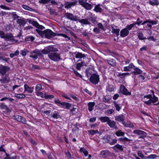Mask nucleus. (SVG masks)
Instances as JSON below:
<instances>
[{"label":"nucleus","instance_id":"nucleus-43","mask_svg":"<svg viewBox=\"0 0 159 159\" xmlns=\"http://www.w3.org/2000/svg\"><path fill=\"white\" fill-rule=\"evenodd\" d=\"M135 25V24L134 23H133L132 24H131L129 25H128L125 28L126 30H127L128 31L131 30V29Z\"/></svg>","mask_w":159,"mask_h":159},{"label":"nucleus","instance_id":"nucleus-17","mask_svg":"<svg viewBox=\"0 0 159 159\" xmlns=\"http://www.w3.org/2000/svg\"><path fill=\"white\" fill-rule=\"evenodd\" d=\"M24 87L25 91H27L30 93H31L33 91L34 87H30L27 84H25Z\"/></svg>","mask_w":159,"mask_h":159},{"label":"nucleus","instance_id":"nucleus-21","mask_svg":"<svg viewBox=\"0 0 159 159\" xmlns=\"http://www.w3.org/2000/svg\"><path fill=\"white\" fill-rule=\"evenodd\" d=\"M106 61L109 64L113 66H115L116 65V62L114 59H111L106 60Z\"/></svg>","mask_w":159,"mask_h":159},{"label":"nucleus","instance_id":"nucleus-33","mask_svg":"<svg viewBox=\"0 0 159 159\" xmlns=\"http://www.w3.org/2000/svg\"><path fill=\"white\" fill-rule=\"evenodd\" d=\"M15 97L18 98H23L25 97V96L24 94L22 93L16 94Z\"/></svg>","mask_w":159,"mask_h":159},{"label":"nucleus","instance_id":"nucleus-53","mask_svg":"<svg viewBox=\"0 0 159 159\" xmlns=\"http://www.w3.org/2000/svg\"><path fill=\"white\" fill-rule=\"evenodd\" d=\"M122 124L124 125L125 127H132L133 125L132 124H129L128 123H125L124 121V122H122Z\"/></svg>","mask_w":159,"mask_h":159},{"label":"nucleus","instance_id":"nucleus-49","mask_svg":"<svg viewBox=\"0 0 159 159\" xmlns=\"http://www.w3.org/2000/svg\"><path fill=\"white\" fill-rule=\"evenodd\" d=\"M51 0H40L39 1V3L45 4L50 2Z\"/></svg>","mask_w":159,"mask_h":159},{"label":"nucleus","instance_id":"nucleus-20","mask_svg":"<svg viewBox=\"0 0 159 159\" xmlns=\"http://www.w3.org/2000/svg\"><path fill=\"white\" fill-rule=\"evenodd\" d=\"M32 25L36 28L39 29L43 30L45 28L43 26L39 25V24L36 21H34Z\"/></svg>","mask_w":159,"mask_h":159},{"label":"nucleus","instance_id":"nucleus-45","mask_svg":"<svg viewBox=\"0 0 159 159\" xmlns=\"http://www.w3.org/2000/svg\"><path fill=\"white\" fill-rule=\"evenodd\" d=\"M111 98L108 96H106L104 97L103 99V102H107L110 100Z\"/></svg>","mask_w":159,"mask_h":159},{"label":"nucleus","instance_id":"nucleus-60","mask_svg":"<svg viewBox=\"0 0 159 159\" xmlns=\"http://www.w3.org/2000/svg\"><path fill=\"white\" fill-rule=\"evenodd\" d=\"M98 27L99 29H101L102 30H103L104 31L105 30V29L103 27V25L101 23H99L98 24Z\"/></svg>","mask_w":159,"mask_h":159},{"label":"nucleus","instance_id":"nucleus-19","mask_svg":"<svg viewBox=\"0 0 159 159\" xmlns=\"http://www.w3.org/2000/svg\"><path fill=\"white\" fill-rule=\"evenodd\" d=\"M110 121H109L107 124L110 128H113L114 129H117V126L116 125V123L114 121L111 120L110 119Z\"/></svg>","mask_w":159,"mask_h":159},{"label":"nucleus","instance_id":"nucleus-42","mask_svg":"<svg viewBox=\"0 0 159 159\" xmlns=\"http://www.w3.org/2000/svg\"><path fill=\"white\" fill-rule=\"evenodd\" d=\"M76 2H78L79 4L83 6L87 2V0H75Z\"/></svg>","mask_w":159,"mask_h":159},{"label":"nucleus","instance_id":"nucleus-35","mask_svg":"<svg viewBox=\"0 0 159 159\" xmlns=\"http://www.w3.org/2000/svg\"><path fill=\"white\" fill-rule=\"evenodd\" d=\"M115 134L117 136H123L125 135V133L119 130L115 133Z\"/></svg>","mask_w":159,"mask_h":159},{"label":"nucleus","instance_id":"nucleus-37","mask_svg":"<svg viewBox=\"0 0 159 159\" xmlns=\"http://www.w3.org/2000/svg\"><path fill=\"white\" fill-rule=\"evenodd\" d=\"M113 103L114 104V105L116 108V111H119L121 108L119 105V104H117V102L115 101H114Z\"/></svg>","mask_w":159,"mask_h":159},{"label":"nucleus","instance_id":"nucleus-4","mask_svg":"<svg viewBox=\"0 0 159 159\" xmlns=\"http://www.w3.org/2000/svg\"><path fill=\"white\" fill-rule=\"evenodd\" d=\"M13 38V36L12 34L9 33L6 34L4 33V35L2 37V38L4 39L5 41H11L12 43H14L15 41V39Z\"/></svg>","mask_w":159,"mask_h":159},{"label":"nucleus","instance_id":"nucleus-8","mask_svg":"<svg viewBox=\"0 0 159 159\" xmlns=\"http://www.w3.org/2000/svg\"><path fill=\"white\" fill-rule=\"evenodd\" d=\"M10 68L6 66H3L2 65H0V74L2 76H4L7 72L9 70Z\"/></svg>","mask_w":159,"mask_h":159},{"label":"nucleus","instance_id":"nucleus-27","mask_svg":"<svg viewBox=\"0 0 159 159\" xmlns=\"http://www.w3.org/2000/svg\"><path fill=\"white\" fill-rule=\"evenodd\" d=\"M75 57L77 58L81 59L86 57V55L84 54H82L81 53L77 52L75 54Z\"/></svg>","mask_w":159,"mask_h":159},{"label":"nucleus","instance_id":"nucleus-56","mask_svg":"<svg viewBox=\"0 0 159 159\" xmlns=\"http://www.w3.org/2000/svg\"><path fill=\"white\" fill-rule=\"evenodd\" d=\"M153 97V98H152L151 99L152 101V103H154L158 101V98L157 97H156L155 95H154Z\"/></svg>","mask_w":159,"mask_h":159},{"label":"nucleus","instance_id":"nucleus-18","mask_svg":"<svg viewBox=\"0 0 159 159\" xmlns=\"http://www.w3.org/2000/svg\"><path fill=\"white\" fill-rule=\"evenodd\" d=\"M110 154V152L107 150H103L100 152V155L102 158L107 157Z\"/></svg>","mask_w":159,"mask_h":159},{"label":"nucleus","instance_id":"nucleus-57","mask_svg":"<svg viewBox=\"0 0 159 159\" xmlns=\"http://www.w3.org/2000/svg\"><path fill=\"white\" fill-rule=\"evenodd\" d=\"M88 20H90L92 23H95V22H96V19L94 17H89L88 19Z\"/></svg>","mask_w":159,"mask_h":159},{"label":"nucleus","instance_id":"nucleus-28","mask_svg":"<svg viewBox=\"0 0 159 159\" xmlns=\"http://www.w3.org/2000/svg\"><path fill=\"white\" fill-rule=\"evenodd\" d=\"M83 6L87 10H89L92 8L93 5L86 2Z\"/></svg>","mask_w":159,"mask_h":159},{"label":"nucleus","instance_id":"nucleus-11","mask_svg":"<svg viewBox=\"0 0 159 159\" xmlns=\"http://www.w3.org/2000/svg\"><path fill=\"white\" fill-rule=\"evenodd\" d=\"M120 91L123 94L125 95H130L131 93L129 92L127 89L123 85H121L120 87Z\"/></svg>","mask_w":159,"mask_h":159},{"label":"nucleus","instance_id":"nucleus-34","mask_svg":"<svg viewBox=\"0 0 159 159\" xmlns=\"http://www.w3.org/2000/svg\"><path fill=\"white\" fill-rule=\"evenodd\" d=\"M138 37L140 40H143L146 39V37L143 36V34L142 32H139L138 33Z\"/></svg>","mask_w":159,"mask_h":159},{"label":"nucleus","instance_id":"nucleus-7","mask_svg":"<svg viewBox=\"0 0 159 159\" xmlns=\"http://www.w3.org/2000/svg\"><path fill=\"white\" fill-rule=\"evenodd\" d=\"M54 102L56 104L58 105L60 104L63 106H65L67 109H69L71 107V105L69 103L65 102H62L58 99H56L54 100Z\"/></svg>","mask_w":159,"mask_h":159},{"label":"nucleus","instance_id":"nucleus-26","mask_svg":"<svg viewBox=\"0 0 159 159\" xmlns=\"http://www.w3.org/2000/svg\"><path fill=\"white\" fill-rule=\"evenodd\" d=\"M34 53H36L40 57H42L43 56L42 54L43 53H42V50L41 52L39 50L36 49L30 53L31 54H33Z\"/></svg>","mask_w":159,"mask_h":159},{"label":"nucleus","instance_id":"nucleus-1","mask_svg":"<svg viewBox=\"0 0 159 159\" xmlns=\"http://www.w3.org/2000/svg\"><path fill=\"white\" fill-rule=\"evenodd\" d=\"M58 51L57 48L53 45H50L46 47L42 50L43 54H48L49 58L51 60L57 62L61 59L60 54L57 52Z\"/></svg>","mask_w":159,"mask_h":159},{"label":"nucleus","instance_id":"nucleus-16","mask_svg":"<svg viewBox=\"0 0 159 159\" xmlns=\"http://www.w3.org/2000/svg\"><path fill=\"white\" fill-rule=\"evenodd\" d=\"M129 33V31L125 28L121 31L120 32V36L121 37H124L128 35Z\"/></svg>","mask_w":159,"mask_h":159},{"label":"nucleus","instance_id":"nucleus-38","mask_svg":"<svg viewBox=\"0 0 159 159\" xmlns=\"http://www.w3.org/2000/svg\"><path fill=\"white\" fill-rule=\"evenodd\" d=\"M104 139H106L105 141L106 142L110 143L111 140V138L110 136L107 135L104 137Z\"/></svg>","mask_w":159,"mask_h":159},{"label":"nucleus","instance_id":"nucleus-9","mask_svg":"<svg viewBox=\"0 0 159 159\" xmlns=\"http://www.w3.org/2000/svg\"><path fill=\"white\" fill-rule=\"evenodd\" d=\"M14 119L18 122H21L24 124H25L26 120L25 118L22 116L18 115H16L13 116Z\"/></svg>","mask_w":159,"mask_h":159},{"label":"nucleus","instance_id":"nucleus-22","mask_svg":"<svg viewBox=\"0 0 159 159\" xmlns=\"http://www.w3.org/2000/svg\"><path fill=\"white\" fill-rule=\"evenodd\" d=\"M99 120L102 122H107V124L110 121V119L107 116H105L104 117H101L99 118Z\"/></svg>","mask_w":159,"mask_h":159},{"label":"nucleus","instance_id":"nucleus-50","mask_svg":"<svg viewBox=\"0 0 159 159\" xmlns=\"http://www.w3.org/2000/svg\"><path fill=\"white\" fill-rule=\"evenodd\" d=\"M134 70L135 71V72L137 74H141L142 73V70L137 67L134 68Z\"/></svg>","mask_w":159,"mask_h":159},{"label":"nucleus","instance_id":"nucleus-58","mask_svg":"<svg viewBox=\"0 0 159 159\" xmlns=\"http://www.w3.org/2000/svg\"><path fill=\"white\" fill-rule=\"evenodd\" d=\"M73 70L76 76L82 78V76L80 74L78 73V72L77 71L75 70L74 69H73Z\"/></svg>","mask_w":159,"mask_h":159},{"label":"nucleus","instance_id":"nucleus-39","mask_svg":"<svg viewBox=\"0 0 159 159\" xmlns=\"http://www.w3.org/2000/svg\"><path fill=\"white\" fill-rule=\"evenodd\" d=\"M28 50L24 49L23 50H21L20 52V53L21 55L23 56H25L26 54L27 53L29 52Z\"/></svg>","mask_w":159,"mask_h":159},{"label":"nucleus","instance_id":"nucleus-23","mask_svg":"<svg viewBox=\"0 0 159 159\" xmlns=\"http://www.w3.org/2000/svg\"><path fill=\"white\" fill-rule=\"evenodd\" d=\"M95 105V103L94 102H89L88 103V110L89 111H92Z\"/></svg>","mask_w":159,"mask_h":159},{"label":"nucleus","instance_id":"nucleus-5","mask_svg":"<svg viewBox=\"0 0 159 159\" xmlns=\"http://www.w3.org/2000/svg\"><path fill=\"white\" fill-rule=\"evenodd\" d=\"M65 16L68 19L75 21H78L79 18H80V17L77 16H74L70 13H66L65 14Z\"/></svg>","mask_w":159,"mask_h":159},{"label":"nucleus","instance_id":"nucleus-2","mask_svg":"<svg viewBox=\"0 0 159 159\" xmlns=\"http://www.w3.org/2000/svg\"><path fill=\"white\" fill-rule=\"evenodd\" d=\"M36 31L42 37H44L46 38L49 39L55 36H58L64 37L66 38V40H67L70 39V38L65 34L55 33L49 29H47L44 31H42L36 29Z\"/></svg>","mask_w":159,"mask_h":159},{"label":"nucleus","instance_id":"nucleus-62","mask_svg":"<svg viewBox=\"0 0 159 159\" xmlns=\"http://www.w3.org/2000/svg\"><path fill=\"white\" fill-rule=\"evenodd\" d=\"M107 89L108 91L110 92H112L114 90L113 86L112 85H108Z\"/></svg>","mask_w":159,"mask_h":159},{"label":"nucleus","instance_id":"nucleus-15","mask_svg":"<svg viewBox=\"0 0 159 159\" xmlns=\"http://www.w3.org/2000/svg\"><path fill=\"white\" fill-rule=\"evenodd\" d=\"M115 120L116 121L121 122L122 123V122H124L125 120V117L123 115L121 114L115 117Z\"/></svg>","mask_w":159,"mask_h":159},{"label":"nucleus","instance_id":"nucleus-55","mask_svg":"<svg viewBox=\"0 0 159 159\" xmlns=\"http://www.w3.org/2000/svg\"><path fill=\"white\" fill-rule=\"evenodd\" d=\"M51 116L53 118L57 119L60 117V115L58 114V113H54Z\"/></svg>","mask_w":159,"mask_h":159},{"label":"nucleus","instance_id":"nucleus-3","mask_svg":"<svg viewBox=\"0 0 159 159\" xmlns=\"http://www.w3.org/2000/svg\"><path fill=\"white\" fill-rule=\"evenodd\" d=\"M89 80L93 84H97L99 81V76L95 74H93L91 75Z\"/></svg>","mask_w":159,"mask_h":159},{"label":"nucleus","instance_id":"nucleus-51","mask_svg":"<svg viewBox=\"0 0 159 159\" xmlns=\"http://www.w3.org/2000/svg\"><path fill=\"white\" fill-rule=\"evenodd\" d=\"M117 142V140L116 139H111V140L110 142V144L111 145H114Z\"/></svg>","mask_w":159,"mask_h":159},{"label":"nucleus","instance_id":"nucleus-29","mask_svg":"<svg viewBox=\"0 0 159 159\" xmlns=\"http://www.w3.org/2000/svg\"><path fill=\"white\" fill-rule=\"evenodd\" d=\"M0 108L2 109H5L8 112L11 111L7 106L5 105L4 103H2L0 105Z\"/></svg>","mask_w":159,"mask_h":159},{"label":"nucleus","instance_id":"nucleus-41","mask_svg":"<svg viewBox=\"0 0 159 159\" xmlns=\"http://www.w3.org/2000/svg\"><path fill=\"white\" fill-rule=\"evenodd\" d=\"M22 7L23 8L26 10L30 11H33L34 10L33 9L26 5H22Z\"/></svg>","mask_w":159,"mask_h":159},{"label":"nucleus","instance_id":"nucleus-25","mask_svg":"<svg viewBox=\"0 0 159 159\" xmlns=\"http://www.w3.org/2000/svg\"><path fill=\"white\" fill-rule=\"evenodd\" d=\"M149 3L152 6H157L159 4V0H150Z\"/></svg>","mask_w":159,"mask_h":159},{"label":"nucleus","instance_id":"nucleus-24","mask_svg":"<svg viewBox=\"0 0 159 159\" xmlns=\"http://www.w3.org/2000/svg\"><path fill=\"white\" fill-rule=\"evenodd\" d=\"M92 69L91 68H87L85 73L86 74V76L88 78L89 76H91L92 74ZM89 79V78L88 79V80Z\"/></svg>","mask_w":159,"mask_h":159},{"label":"nucleus","instance_id":"nucleus-40","mask_svg":"<svg viewBox=\"0 0 159 159\" xmlns=\"http://www.w3.org/2000/svg\"><path fill=\"white\" fill-rule=\"evenodd\" d=\"M34 39H35L32 36L27 37L25 39V41H34Z\"/></svg>","mask_w":159,"mask_h":159},{"label":"nucleus","instance_id":"nucleus-31","mask_svg":"<svg viewBox=\"0 0 159 159\" xmlns=\"http://www.w3.org/2000/svg\"><path fill=\"white\" fill-rule=\"evenodd\" d=\"M118 140L120 141L121 142H128V141H130L131 140L128 139V138L125 137H123L122 138H119L118 139Z\"/></svg>","mask_w":159,"mask_h":159},{"label":"nucleus","instance_id":"nucleus-59","mask_svg":"<svg viewBox=\"0 0 159 159\" xmlns=\"http://www.w3.org/2000/svg\"><path fill=\"white\" fill-rule=\"evenodd\" d=\"M130 75V73H119L118 75V76H124V77H125L126 76L129 75Z\"/></svg>","mask_w":159,"mask_h":159},{"label":"nucleus","instance_id":"nucleus-30","mask_svg":"<svg viewBox=\"0 0 159 159\" xmlns=\"http://www.w3.org/2000/svg\"><path fill=\"white\" fill-rule=\"evenodd\" d=\"M100 4H98L96 5L94 10L97 12H100L102 11V9L100 7Z\"/></svg>","mask_w":159,"mask_h":159},{"label":"nucleus","instance_id":"nucleus-36","mask_svg":"<svg viewBox=\"0 0 159 159\" xmlns=\"http://www.w3.org/2000/svg\"><path fill=\"white\" fill-rule=\"evenodd\" d=\"M18 21H17V22L21 24V25L23 26L26 23V22L24 20V18H23V19H18Z\"/></svg>","mask_w":159,"mask_h":159},{"label":"nucleus","instance_id":"nucleus-44","mask_svg":"<svg viewBox=\"0 0 159 159\" xmlns=\"http://www.w3.org/2000/svg\"><path fill=\"white\" fill-rule=\"evenodd\" d=\"M42 89V85L40 84H37L35 87V90L36 91H40Z\"/></svg>","mask_w":159,"mask_h":159},{"label":"nucleus","instance_id":"nucleus-48","mask_svg":"<svg viewBox=\"0 0 159 159\" xmlns=\"http://www.w3.org/2000/svg\"><path fill=\"white\" fill-rule=\"evenodd\" d=\"M54 96L53 95H48L46 93H45L44 98L46 99H51L53 98Z\"/></svg>","mask_w":159,"mask_h":159},{"label":"nucleus","instance_id":"nucleus-32","mask_svg":"<svg viewBox=\"0 0 159 159\" xmlns=\"http://www.w3.org/2000/svg\"><path fill=\"white\" fill-rule=\"evenodd\" d=\"M112 32L116 34L117 36L119 35L120 30L119 29H115L113 27H112Z\"/></svg>","mask_w":159,"mask_h":159},{"label":"nucleus","instance_id":"nucleus-6","mask_svg":"<svg viewBox=\"0 0 159 159\" xmlns=\"http://www.w3.org/2000/svg\"><path fill=\"white\" fill-rule=\"evenodd\" d=\"M133 133L139 136V138L144 139L146 137L147 134L145 132L140 130H134L133 131Z\"/></svg>","mask_w":159,"mask_h":159},{"label":"nucleus","instance_id":"nucleus-61","mask_svg":"<svg viewBox=\"0 0 159 159\" xmlns=\"http://www.w3.org/2000/svg\"><path fill=\"white\" fill-rule=\"evenodd\" d=\"M157 157V155L156 154H152L147 157V158H151L153 159Z\"/></svg>","mask_w":159,"mask_h":159},{"label":"nucleus","instance_id":"nucleus-10","mask_svg":"<svg viewBox=\"0 0 159 159\" xmlns=\"http://www.w3.org/2000/svg\"><path fill=\"white\" fill-rule=\"evenodd\" d=\"M124 146L123 145H121L119 144H117L112 147V148L115 152H118L119 151H123L124 150Z\"/></svg>","mask_w":159,"mask_h":159},{"label":"nucleus","instance_id":"nucleus-13","mask_svg":"<svg viewBox=\"0 0 159 159\" xmlns=\"http://www.w3.org/2000/svg\"><path fill=\"white\" fill-rule=\"evenodd\" d=\"M148 23L150 24H147V26L150 29L152 28V25H157L158 24V21L157 20H151L150 19L148 20Z\"/></svg>","mask_w":159,"mask_h":159},{"label":"nucleus","instance_id":"nucleus-47","mask_svg":"<svg viewBox=\"0 0 159 159\" xmlns=\"http://www.w3.org/2000/svg\"><path fill=\"white\" fill-rule=\"evenodd\" d=\"M32 68L33 70H40V67L37 65H32Z\"/></svg>","mask_w":159,"mask_h":159},{"label":"nucleus","instance_id":"nucleus-14","mask_svg":"<svg viewBox=\"0 0 159 159\" xmlns=\"http://www.w3.org/2000/svg\"><path fill=\"white\" fill-rule=\"evenodd\" d=\"M82 25H90L91 24V23L89 21L88 19H82L80 20L79 18L78 20V21Z\"/></svg>","mask_w":159,"mask_h":159},{"label":"nucleus","instance_id":"nucleus-46","mask_svg":"<svg viewBox=\"0 0 159 159\" xmlns=\"http://www.w3.org/2000/svg\"><path fill=\"white\" fill-rule=\"evenodd\" d=\"M88 132L90 134L92 135H93L96 133H98V130H88Z\"/></svg>","mask_w":159,"mask_h":159},{"label":"nucleus","instance_id":"nucleus-63","mask_svg":"<svg viewBox=\"0 0 159 159\" xmlns=\"http://www.w3.org/2000/svg\"><path fill=\"white\" fill-rule=\"evenodd\" d=\"M152 100L151 99H150L148 101H144V103L145 104H147L148 105H150L151 104L152 102Z\"/></svg>","mask_w":159,"mask_h":159},{"label":"nucleus","instance_id":"nucleus-64","mask_svg":"<svg viewBox=\"0 0 159 159\" xmlns=\"http://www.w3.org/2000/svg\"><path fill=\"white\" fill-rule=\"evenodd\" d=\"M6 155L7 158L8 159H16V157L15 156L13 157H10V155L7 154V152H6Z\"/></svg>","mask_w":159,"mask_h":159},{"label":"nucleus","instance_id":"nucleus-54","mask_svg":"<svg viewBox=\"0 0 159 159\" xmlns=\"http://www.w3.org/2000/svg\"><path fill=\"white\" fill-rule=\"evenodd\" d=\"M75 2H72L71 3L68 4L66 6L67 7H70L71 6H74L76 4V3L77 2H76V1L75 0Z\"/></svg>","mask_w":159,"mask_h":159},{"label":"nucleus","instance_id":"nucleus-12","mask_svg":"<svg viewBox=\"0 0 159 159\" xmlns=\"http://www.w3.org/2000/svg\"><path fill=\"white\" fill-rule=\"evenodd\" d=\"M5 76L2 78L0 80L1 83H8L10 81V78L8 76V74H5Z\"/></svg>","mask_w":159,"mask_h":159},{"label":"nucleus","instance_id":"nucleus-52","mask_svg":"<svg viewBox=\"0 0 159 159\" xmlns=\"http://www.w3.org/2000/svg\"><path fill=\"white\" fill-rule=\"evenodd\" d=\"M93 31L96 34H99L100 32L99 29L98 27L94 28L93 29Z\"/></svg>","mask_w":159,"mask_h":159}]
</instances>
